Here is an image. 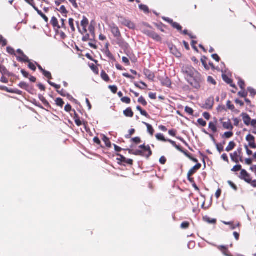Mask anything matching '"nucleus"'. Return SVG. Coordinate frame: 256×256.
<instances>
[{"label":"nucleus","mask_w":256,"mask_h":256,"mask_svg":"<svg viewBox=\"0 0 256 256\" xmlns=\"http://www.w3.org/2000/svg\"><path fill=\"white\" fill-rule=\"evenodd\" d=\"M124 114L126 117L132 118L134 116V112L130 108H127L124 111Z\"/></svg>","instance_id":"f3484780"},{"label":"nucleus","mask_w":256,"mask_h":256,"mask_svg":"<svg viewBox=\"0 0 256 256\" xmlns=\"http://www.w3.org/2000/svg\"><path fill=\"white\" fill-rule=\"evenodd\" d=\"M139 8L140 10L144 11L145 13H149L150 12L149 8L146 5L140 4Z\"/></svg>","instance_id":"c756f323"},{"label":"nucleus","mask_w":256,"mask_h":256,"mask_svg":"<svg viewBox=\"0 0 256 256\" xmlns=\"http://www.w3.org/2000/svg\"><path fill=\"white\" fill-rule=\"evenodd\" d=\"M248 90L250 92V94L252 96H254L256 94V90L252 88L248 87Z\"/></svg>","instance_id":"5fc2aeb1"},{"label":"nucleus","mask_w":256,"mask_h":256,"mask_svg":"<svg viewBox=\"0 0 256 256\" xmlns=\"http://www.w3.org/2000/svg\"><path fill=\"white\" fill-rule=\"evenodd\" d=\"M122 102L126 104H130V99L128 97H123L121 98Z\"/></svg>","instance_id":"4d7b16f0"},{"label":"nucleus","mask_w":256,"mask_h":256,"mask_svg":"<svg viewBox=\"0 0 256 256\" xmlns=\"http://www.w3.org/2000/svg\"><path fill=\"white\" fill-rule=\"evenodd\" d=\"M138 102L139 103H140L144 106H146L147 105V102H146V100L142 96H141L138 99Z\"/></svg>","instance_id":"58836bf2"},{"label":"nucleus","mask_w":256,"mask_h":256,"mask_svg":"<svg viewBox=\"0 0 256 256\" xmlns=\"http://www.w3.org/2000/svg\"><path fill=\"white\" fill-rule=\"evenodd\" d=\"M166 162V159L164 156H161L160 159V162L162 164H164Z\"/></svg>","instance_id":"338daca9"},{"label":"nucleus","mask_w":256,"mask_h":256,"mask_svg":"<svg viewBox=\"0 0 256 256\" xmlns=\"http://www.w3.org/2000/svg\"><path fill=\"white\" fill-rule=\"evenodd\" d=\"M88 24V18L86 16L83 17V19L81 22V25L84 28V30L86 31V27L87 26Z\"/></svg>","instance_id":"5701e85b"},{"label":"nucleus","mask_w":256,"mask_h":256,"mask_svg":"<svg viewBox=\"0 0 256 256\" xmlns=\"http://www.w3.org/2000/svg\"><path fill=\"white\" fill-rule=\"evenodd\" d=\"M182 72L187 80L196 74V73L198 72L194 68L188 64L184 65L182 66Z\"/></svg>","instance_id":"f257e3e1"},{"label":"nucleus","mask_w":256,"mask_h":256,"mask_svg":"<svg viewBox=\"0 0 256 256\" xmlns=\"http://www.w3.org/2000/svg\"><path fill=\"white\" fill-rule=\"evenodd\" d=\"M133 154H134L136 156H140L144 157H146V154H144V152L142 150H138L134 151V152H133Z\"/></svg>","instance_id":"7c9ffc66"},{"label":"nucleus","mask_w":256,"mask_h":256,"mask_svg":"<svg viewBox=\"0 0 256 256\" xmlns=\"http://www.w3.org/2000/svg\"><path fill=\"white\" fill-rule=\"evenodd\" d=\"M189 225H190L189 222H183L181 224V228H184V229L187 228H188Z\"/></svg>","instance_id":"052dcab7"},{"label":"nucleus","mask_w":256,"mask_h":256,"mask_svg":"<svg viewBox=\"0 0 256 256\" xmlns=\"http://www.w3.org/2000/svg\"><path fill=\"white\" fill-rule=\"evenodd\" d=\"M239 178L250 184L253 187L256 188V180H252L250 174L245 170H242Z\"/></svg>","instance_id":"7ed1b4c3"},{"label":"nucleus","mask_w":256,"mask_h":256,"mask_svg":"<svg viewBox=\"0 0 256 256\" xmlns=\"http://www.w3.org/2000/svg\"><path fill=\"white\" fill-rule=\"evenodd\" d=\"M234 134L232 132H224L223 136H224L226 138H231L233 136Z\"/></svg>","instance_id":"3c124183"},{"label":"nucleus","mask_w":256,"mask_h":256,"mask_svg":"<svg viewBox=\"0 0 256 256\" xmlns=\"http://www.w3.org/2000/svg\"><path fill=\"white\" fill-rule=\"evenodd\" d=\"M55 101L57 106H60V107L63 106L64 104V102L61 98H57Z\"/></svg>","instance_id":"c9c22d12"},{"label":"nucleus","mask_w":256,"mask_h":256,"mask_svg":"<svg viewBox=\"0 0 256 256\" xmlns=\"http://www.w3.org/2000/svg\"><path fill=\"white\" fill-rule=\"evenodd\" d=\"M28 62V68L31 69L33 71H35L36 70V67L34 65V64L32 62H30V61Z\"/></svg>","instance_id":"bf43d9fd"},{"label":"nucleus","mask_w":256,"mask_h":256,"mask_svg":"<svg viewBox=\"0 0 256 256\" xmlns=\"http://www.w3.org/2000/svg\"><path fill=\"white\" fill-rule=\"evenodd\" d=\"M238 84L239 86L242 90H244L245 84H244V82L242 80L239 79Z\"/></svg>","instance_id":"37998d69"},{"label":"nucleus","mask_w":256,"mask_h":256,"mask_svg":"<svg viewBox=\"0 0 256 256\" xmlns=\"http://www.w3.org/2000/svg\"><path fill=\"white\" fill-rule=\"evenodd\" d=\"M198 122L199 124L202 126H205L206 125V122L202 118H199L198 120Z\"/></svg>","instance_id":"864d4df0"},{"label":"nucleus","mask_w":256,"mask_h":256,"mask_svg":"<svg viewBox=\"0 0 256 256\" xmlns=\"http://www.w3.org/2000/svg\"><path fill=\"white\" fill-rule=\"evenodd\" d=\"M142 123L146 126L148 132L152 136L154 134V132L152 126L150 124H148L146 122H142Z\"/></svg>","instance_id":"4be33fe9"},{"label":"nucleus","mask_w":256,"mask_h":256,"mask_svg":"<svg viewBox=\"0 0 256 256\" xmlns=\"http://www.w3.org/2000/svg\"><path fill=\"white\" fill-rule=\"evenodd\" d=\"M222 77L223 80L227 84H231L232 83V80L228 78V77L226 75L222 74Z\"/></svg>","instance_id":"473e14b6"},{"label":"nucleus","mask_w":256,"mask_h":256,"mask_svg":"<svg viewBox=\"0 0 256 256\" xmlns=\"http://www.w3.org/2000/svg\"><path fill=\"white\" fill-rule=\"evenodd\" d=\"M106 55L110 60H114V57L110 52L109 50L108 46L106 47V50L105 51Z\"/></svg>","instance_id":"72a5a7b5"},{"label":"nucleus","mask_w":256,"mask_h":256,"mask_svg":"<svg viewBox=\"0 0 256 256\" xmlns=\"http://www.w3.org/2000/svg\"><path fill=\"white\" fill-rule=\"evenodd\" d=\"M100 76L106 82H108L110 80V78L106 74L104 70H102L101 72Z\"/></svg>","instance_id":"393cba45"},{"label":"nucleus","mask_w":256,"mask_h":256,"mask_svg":"<svg viewBox=\"0 0 256 256\" xmlns=\"http://www.w3.org/2000/svg\"><path fill=\"white\" fill-rule=\"evenodd\" d=\"M246 140L248 142L249 146L252 148H256V144H255V138L250 134H248L246 136Z\"/></svg>","instance_id":"423d86ee"},{"label":"nucleus","mask_w":256,"mask_h":256,"mask_svg":"<svg viewBox=\"0 0 256 256\" xmlns=\"http://www.w3.org/2000/svg\"><path fill=\"white\" fill-rule=\"evenodd\" d=\"M227 107L228 109L234 110V104H231V102L230 100H228L226 103Z\"/></svg>","instance_id":"8fccbe9b"},{"label":"nucleus","mask_w":256,"mask_h":256,"mask_svg":"<svg viewBox=\"0 0 256 256\" xmlns=\"http://www.w3.org/2000/svg\"><path fill=\"white\" fill-rule=\"evenodd\" d=\"M150 38H152L154 40H156V41H160L161 40V38L160 36L156 33L154 32H153L152 34H151Z\"/></svg>","instance_id":"c85d7f7f"},{"label":"nucleus","mask_w":256,"mask_h":256,"mask_svg":"<svg viewBox=\"0 0 256 256\" xmlns=\"http://www.w3.org/2000/svg\"><path fill=\"white\" fill-rule=\"evenodd\" d=\"M62 13L64 14H66L68 12L66 10L65 6H60V10H59Z\"/></svg>","instance_id":"69168bd1"},{"label":"nucleus","mask_w":256,"mask_h":256,"mask_svg":"<svg viewBox=\"0 0 256 256\" xmlns=\"http://www.w3.org/2000/svg\"><path fill=\"white\" fill-rule=\"evenodd\" d=\"M203 218L205 222H206L209 224H215L216 222V219H214V218L211 219L210 218H209L207 216L204 217Z\"/></svg>","instance_id":"a878e982"},{"label":"nucleus","mask_w":256,"mask_h":256,"mask_svg":"<svg viewBox=\"0 0 256 256\" xmlns=\"http://www.w3.org/2000/svg\"><path fill=\"white\" fill-rule=\"evenodd\" d=\"M229 185L236 191L238 190V188L232 181L228 180V182Z\"/></svg>","instance_id":"e2e57ef3"},{"label":"nucleus","mask_w":256,"mask_h":256,"mask_svg":"<svg viewBox=\"0 0 256 256\" xmlns=\"http://www.w3.org/2000/svg\"><path fill=\"white\" fill-rule=\"evenodd\" d=\"M170 51L177 58H180L182 56L181 53L178 52L174 46L170 48Z\"/></svg>","instance_id":"412c9836"},{"label":"nucleus","mask_w":256,"mask_h":256,"mask_svg":"<svg viewBox=\"0 0 256 256\" xmlns=\"http://www.w3.org/2000/svg\"><path fill=\"white\" fill-rule=\"evenodd\" d=\"M42 74L44 76H46L48 78V79H52V78L51 73L50 72H48V71H46V70H44L42 72Z\"/></svg>","instance_id":"a18cd8bd"},{"label":"nucleus","mask_w":256,"mask_h":256,"mask_svg":"<svg viewBox=\"0 0 256 256\" xmlns=\"http://www.w3.org/2000/svg\"><path fill=\"white\" fill-rule=\"evenodd\" d=\"M222 222L224 224L230 226V228L231 230H234L236 228V227H238L240 226V224L239 222L236 225H234V222Z\"/></svg>","instance_id":"aec40b11"},{"label":"nucleus","mask_w":256,"mask_h":256,"mask_svg":"<svg viewBox=\"0 0 256 256\" xmlns=\"http://www.w3.org/2000/svg\"><path fill=\"white\" fill-rule=\"evenodd\" d=\"M16 59L20 62H30L28 58L24 54L22 55V57L16 56Z\"/></svg>","instance_id":"2eb2a0df"},{"label":"nucleus","mask_w":256,"mask_h":256,"mask_svg":"<svg viewBox=\"0 0 256 256\" xmlns=\"http://www.w3.org/2000/svg\"><path fill=\"white\" fill-rule=\"evenodd\" d=\"M172 26L174 28L177 29L178 31H182V26L176 22H174Z\"/></svg>","instance_id":"e433bc0d"},{"label":"nucleus","mask_w":256,"mask_h":256,"mask_svg":"<svg viewBox=\"0 0 256 256\" xmlns=\"http://www.w3.org/2000/svg\"><path fill=\"white\" fill-rule=\"evenodd\" d=\"M0 72L3 75H6L8 76H12V74L8 71L6 68L4 66L0 65Z\"/></svg>","instance_id":"4468645a"},{"label":"nucleus","mask_w":256,"mask_h":256,"mask_svg":"<svg viewBox=\"0 0 256 256\" xmlns=\"http://www.w3.org/2000/svg\"><path fill=\"white\" fill-rule=\"evenodd\" d=\"M208 82L210 83H212L214 85L216 84V80L210 76H208Z\"/></svg>","instance_id":"13d9d810"},{"label":"nucleus","mask_w":256,"mask_h":256,"mask_svg":"<svg viewBox=\"0 0 256 256\" xmlns=\"http://www.w3.org/2000/svg\"><path fill=\"white\" fill-rule=\"evenodd\" d=\"M6 51L8 54H10L12 55L16 56L14 50L10 46L7 47Z\"/></svg>","instance_id":"a19ab883"},{"label":"nucleus","mask_w":256,"mask_h":256,"mask_svg":"<svg viewBox=\"0 0 256 256\" xmlns=\"http://www.w3.org/2000/svg\"><path fill=\"white\" fill-rule=\"evenodd\" d=\"M102 140L104 142L106 146L108 148H110L112 146V144L110 142V141L109 138L106 137V136L104 135L102 138Z\"/></svg>","instance_id":"bb28decb"},{"label":"nucleus","mask_w":256,"mask_h":256,"mask_svg":"<svg viewBox=\"0 0 256 256\" xmlns=\"http://www.w3.org/2000/svg\"><path fill=\"white\" fill-rule=\"evenodd\" d=\"M208 127L214 132H216L217 131V128L214 123L210 122L208 124Z\"/></svg>","instance_id":"f704fd0d"},{"label":"nucleus","mask_w":256,"mask_h":256,"mask_svg":"<svg viewBox=\"0 0 256 256\" xmlns=\"http://www.w3.org/2000/svg\"><path fill=\"white\" fill-rule=\"evenodd\" d=\"M214 104V97H210L206 100L205 104L202 107L206 110H211L213 107Z\"/></svg>","instance_id":"39448f33"},{"label":"nucleus","mask_w":256,"mask_h":256,"mask_svg":"<svg viewBox=\"0 0 256 256\" xmlns=\"http://www.w3.org/2000/svg\"><path fill=\"white\" fill-rule=\"evenodd\" d=\"M136 144H139L141 142L140 138L139 137H136L134 138H132V140Z\"/></svg>","instance_id":"774afa93"},{"label":"nucleus","mask_w":256,"mask_h":256,"mask_svg":"<svg viewBox=\"0 0 256 256\" xmlns=\"http://www.w3.org/2000/svg\"><path fill=\"white\" fill-rule=\"evenodd\" d=\"M144 74L150 80H153L154 78V74L150 71L149 70L144 69Z\"/></svg>","instance_id":"9b49d317"},{"label":"nucleus","mask_w":256,"mask_h":256,"mask_svg":"<svg viewBox=\"0 0 256 256\" xmlns=\"http://www.w3.org/2000/svg\"><path fill=\"white\" fill-rule=\"evenodd\" d=\"M10 93L16 94H18L19 95H22V92L20 90H18V89H14V90L10 89Z\"/></svg>","instance_id":"603ef678"},{"label":"nucleus","mask_w":256,"mask_h":256,"mask_svg":"<svg viewBox=\"0 0 256 256\" xmlns=\"http://www.w3.org/2000/svg\"><path fill=\"white\" fill-rule=\"evenodd\" d=\"M216 246L222 252L223 254L225 256H232L226 246Z\"/></svg>","instance_id":"6e6552de"},{"label":"nucleus","mask_w":256,"mask_h":256,"mask_svg":"<svg viewBox=\"0 0 256 256\" xmlns=\"http://www.w3.org/2000/svg\"><path fill=\"white\" fill-rule=\"evenodd\" d=\"M207 60V58L205 56H202L201 58V62L202 65L204 66V68L206 70H208L210 69L209 66H208L206 60Z\"/></svg>","instance_id":"cd10ccee"},{"label":"nucleus","mask_w":256,"mask_h":256,"mask_svg":"<svg viewBox=\"0 0 256 256\" xmlns=\"http://www.w3.org/2000/svg\"><path fill=\"white\" fill-rule=\"evenodd\" d=\"M202 164L200 163L197 164L196 166L192 167L188 172V176H191L194 174L200 168Z\"/></svg>","instance_id":"9d476101"},{"label":"nucleus","mask_w":256,"mask_h":256,"mask_svg":"<svg viewBox=\"0 0 256 256\" xmlns=\"http://www.w3.org/2000/svg\"><path fill=\"white\" fill-rule=\"evenodd\" d=\"M238 94L242 98H246L247 96L248 92L242 90L238 92Z\"/></svg>","instance_id":"6e6d98bb"},{"label":"nucleus","mask_w":256,"mask_h":256,"mask_svg":"<svg viewBox=\"0 0 256 256\" xmlns=\"http://www.w3.org/2000/svg\"><path fill=\"white\" fill-rule=\"evenodd\" d=\"M50 24H52L54 28H56L58 29L60 28V26L58 24V20L56 17L53 16L52 18L50 20Z\"/></svg>","instance_id":"dca6fc26"},{"label":"nucleus","mask_w":256,"mask_h":256,"mask_svg":"<svg viewBox=\"0 0 256 256\" xmlns=\"http://www.w3.org/2000/svg\"><path fill=\"white\" fill-rule=\"evenodd\" d=\"M185 112H187L188 114H189L190 115H193V114H194V110H193L190 108V107H188V106H186L185 108Z\"/></svg>","instance_id":"de8ad7c7"},{"label":"nucleus","mask_w":256,"mask_h":256,"mask_svg":"<svg viewBox=\"0 0 256 256\" xmlns=\"http://www.w3.org/2000/svg\"><path fill=\"white\" fill-rule=\"evenodd\" d=\"M118 156L120 157V158L118 159L120 160L122 162L126 163L128 164L132 165L133 164V160L132 159H127L124 156L118 154Z\"/></svg>","instance_id":"ddd939ff"},{"label":"nucleus","mask_w":256,"mask_h":256,"mask_svg":"<svg viewBox=\"0 0 256 256\" xmlns=\"http://www.w3.org/2000/svg\"><path fill=\"white\" fill-rule=\"evenodd\" d=\"M110 27L114 37L119 40L121 38V34L118 28L114 24H110Z\"/></svg>","instance_id":"20e7f679"},{"label":"nucleus","mask_w":256,"mask_h":256,"mask_svg":"<svg viewBox=\"0 0 256 256\" xmlns=\"http://www.w3.org/2000/svg\"><path fill=\"white\" fill-rule=\"evenodd\" d=\"M57 92L62 96H66V94H68L64 89L62 90H57Z\"/></svg>","instance_id":"0e129e2a"},{"label":"nucleus","mask_w":256,"mask_h":256,"mask_svg":"<svg viewBox=\"0 0 256 256\" xmlns=\"http://www.w3.org/2000/svg\"><path fill=\"white\" fill-rule=\"evenodd\" d=\"M0 44H2V46H6L7 44V40L4 39L2 36L0 34Z\"/></svg>","instance_id":"ea45409f"},{"label":"nucleus","mask_w":256,"mask_h":256,"mask_svg":"<svg viewBox=\"0 0 256 256\" xmlns=\"http://www.w3.org/2000/svg\"><path fill=\"white\" fill-rule=\"evenodd\" d=\"M108 88L111 90L112 92L114 94H116L118 90V88L116 86H109Z\"/></svg>","instance_id":"09e8293b"},{"label":"nucleus","mask_w":256,"mask_h":256,"mask_svg":"<svg viewBox=\"0 0 256 256\" xmlns=\"http://www.w3.org/2000/svg\"><path fill=\"white\" fill-rule=\"evenodd\" d=\"M18 86L20 88H22L24 90H25L27 92H30V87L29 85L28 84H26V82H20Z\"/></svg>","instance_id":"a211bd4d"},{"label":"nucleus","mask_w":256,"mask_h":256,"mask_svg":"<svg viewBox=\"0 0 256 256\" xmlns=\"http://www.w3.org/2000/svg\"><path fill=\"white\" fill-rule=\"evenodd\" d=\"M242 148H239L238 149V150L234 152V153L233 154H231L230 155V157H231V158L232 160L236 163H238V158L240 156V154H241L242 153Z\"/></svg>","instance_id":"0eeeda50"},{"label":"nucleus","mask_w":256,"mask_h":256,"mask_svg":"<svg viewBox=\"0 0 256 256\" xmlns=\"http://www.w3.org/2000/svg\"><path fill=\"white\" fill-rule=\"evenodd\" d=\"M38 14L42 17L43 18V19L44 20V21L46 22H48V18L42 12H40Z\"/></svg>","instance_id":"680f3d73"},{"label":"nucleus","mask_w":256,"mask_h":256,"mask_svg":"<svg viewBox=\"0 0 256 256\" xmlns=\"http://www.w3.org/2000/svg\"><path fill=\"white\" fill-rule=\"evenodd\" d=\"M139 148L142 149L143 152H148V154H146V158H148L152 154V152L150 150V146L149 145L146 146L144 144L140 145L139 146Z\"/></svg>","instance_id":"1a4fd4ad"},{"label":"nucleus","mask_w":256,"mask_h":256,"mask_svg":"<svg viewBox=\"0 0 256 256\" xmlns=\"http://www.w3.org/2000/svg\"><path fill=\"white\" fill-rule=\"evenodd\" d=\"M222 126L226 130H232L234 128V127L232 124L231 122H230V120L228 122H223Z\"/></svg>","instance_id":"6ab92c4d"},{"label":"nucleus","mask_w":256,"mask_h":256,"mask_svg":"<svg viewBox=\"0 0 256 256\" xmlns=\"http://www.w3.org/2000/svg\"><path fill=\"white\" fill-rule=\"evenodd\" d=\"M156 137L158 140H162V142H167V140H168L164 138V135L162 134H156Z\"/></svg>","instance_id":"2f4dec72"},{"label":"nucleus","mask_w":256,"mask_h":256,"mask_svg":"<svg viewBox=\"0 0 256 256\" xmlns=\"http://www.w3.org/2000/svg\"><path fill=\"white\" fill-rule=\"evenodd\" d=\"M74 19H72V18H70L68 20L69 24H70V28L72 32L75 31V28L74 26Z\"/></svg>","instance_id":"79ce46f5"},{"label":"nucleus","mask_w":256,"mask_h":256,"mask_svg":"<svg viewBox=\"0 0 256 256\" xmlns=\"http://www.w3.org/2000/svg\"><path fill=\"white\" fill-rule=\"evenodd\" d=\"M216 147L217 150L220 153H221L222 151H224V146L222 143L216 144Z\"/></svg>","instance_id":"4c0bfd02"},{"label":"nucleus","mask_w":256,"mask_h":256,"mask_svg":"<svg viewBox=\"0 0 256 256\" xmlns=\"http://www.w3.org/2000/svg\"><path fill=\"white\" fill-rule=\"evenodd\" d=\"M90 68L94 73H95L96 74H98V69L94 64H92L90 66Z\"/></svg>","instance_id":"c03bdc74"},{"label":"nucleus","mask_w":256,"mask_h":256,"mask_svg":"<svg viewBox=\"0 0 256 256\" xmlns=\"http://www.w3.org/2000/svg\"><path fill=\"white\" fill-rule=\"evenodd\" d=\"M241 116L242 117L244 124L246 126H249L251 121L250 116L246 113H242L241 114Z\"/></svg>","instance_id":"f8f14e48"},{"label":"nucleus","mask_w":256,"mask_h":256,"mask_svg":"<svg viewBox=\"0 0 256 256\" xmlns=\"http://www.w3.org/2000/svg\"><path fill=\"white\" fill-rule=\"evenodd\" d=\"M240 170H242V166L240 164H238L234 166L231 170L232 172H238Z\"/></svg>","instance_id":"49530a36"},{"label":"nucleus","mask_w":256,"mask_h":256,"mask_svg":"<svg viewBox=\"0 0 256 256\" xmlns=\"http://www.w3.org/2000/svg\"><path fill=\"white\" fill-rule=\"evenodd\" d=\"M189 78L188 79V82L192 87L196 89L200 88L202 79L201 74L199 72L196 73V74Z\"/></svg>","instance_id":"f03ea898"},{"label":"nucleus","mask_w":256,"mask_h":256,"mask_svg":"<svg viewBox=\"0 0 256 256\" xmlns=\"http://www.w3.org/2000/svg\"><path fill=\"white\" fill-rule=\"evenodd\" d=\"M236 146V144L234 142H229L228 146L226 148V152H230Z\"/></svg>","instance_id":"b1692460"}]
</instances>
